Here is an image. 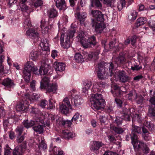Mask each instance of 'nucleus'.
<instances>
[{"label": "nucleus", "mask_w": 155, "mask_h": 155, "mask_svg": "<svg viewBox=\"0 0 155 155\" xmlns=\"http://www.w3.org/2000/svg\"><path fill=\"white\" fill-rule=\"evenodd\" d=\"M48 65L44 64L42 65L39 70L35 66L33 63L30 61H28L25 65L23 70V77L24 80L27 82H29L30 80L31 71L37 75H44L48 72Z\"/></svg>", "instance_id": "1"}, {"label": "nucleus", "mask_w": 155, "mask_h": 155, "mask_svg": "<svg viewBox=\"0 0 155 155\" xmlns=\"http://www.w3.org/2000/svg\"><path fill=\"white\" fill-rule=\"evenodd\" d=\"M83 87L82 91L84 93H86L90 88L92 85L91 82L90 81H86L83 83Z\"/></svg>", "instance_id": "26"}, {"label": "nucleus", "mask_w": 155, "mask_h": 155, "mask_svg": "<svg viewBox=\"0 0 155 155\" xmlns=\"http://www.w3.org/2000/svg\"><path fill=\"white\" fill-rule=\"evenodd\" d=\"M137 13L135 11H133L130 15L128 16V18L131 21L135 20L137 16Z\"/></svg>", "instance_id": "41"}, {"label": "nucleus", "mask_w": 155, "mask_h": 155, "mask_svg": "<svg viewBox=\"0 0 155 155\" xmlns=\"http://www.w3.org/2000/svg\"><path fill=\"white\" fill-rule=\"evenodd\" d=\"M147 18L144 17H140L137 20V27H138L144 24L147 21Z\"/></svg>", "instance_id": "33"}, {"label": "nucleus", "mask_w": 155, "mask_h": 155, "mask_svg": "<svg viewBox=\"0 0 155 155\" xmlns=\"http://www.w3.org/2000/svg\"><path fill=\"white\" fill-rule=\"evenodd\" d=\"M2 84L4 86L6 89L13 88L15 85L14 81L8 78L4 79L2 81Z\"/></svg>", "instance_id": "11"}, {"label": "nucleus", "mask_w": 155, "mask_h": 155, "mask_svg": "<svg viewBox=\"0 0 155 155\" xmlns=\"http://www.w3.org/2000/svg\"><path fill=\"white\" fill-rule=\"evenodd\" d=\"M44 121L41 122V121L39 124H38V125L35 126L33 127L34 130L36 132H38L40 134L43 133L44 131L43 126V125L40 124H43Z\"/></svg>", "instance_id": "25"}, {"label": "nucleus", "mask_w": 155, "mask_h": 155, "mask_svg": "<svg viewBox=\"0 0 155 155\" xmlns=\"http://www.w3.org/2000/svg\"><path fill=\"white\" fill-rule=\"evenodd\" d=\"M61 136L64 139L69 140L74 137L75 134L69 132L67 130H64L62 131Z\"/></svg>", "instance_id": "21"}, {"label": "nucleus", "mask_w": 155, "mask_h": 155, "mask_svg": "<svg viewBox=\"0 0 155 155\" xmlns=\"http://www.w3.org/2000/svg\"><path fill=\"white\" fill-rule=\"evenodd\" d=\"M126 140L127 141H128L130 139H131L132 142L133 140H134L136 138H137V136L135 134H127L126 136Z\"/></svg>", "instance_id": "42"}, {"label": "nucleus", "mask_w": 155, "mask_h": 155, "mask_svg": "<svg viewBox=\"0 0 155 155\" xmlns=\"http://www.w3.org/2000/svg\"><path fill=\"white\" fill-rule=\"evenodd\" d=\"M69 109H71L72 106L69 99L66 97L64 99L61 104H60V109L61 113L66 114L69 112Z\"/></svg>", "instance_id": "5"}, {"label": "nucleus", "mask_w": 155, "mask_h": 155, "mask_svg": "<svg viewBox=\"0 0 155 155\" xmlns=\"http://www.w3.org/2000/svg\"><path fill=\"white\" fill-rule=\"evenodd\" d=\"M102 146V144L101 142L94 141L91 145V149L92 150H98Z\"/></svg>", "instance_id": "23"}, {"label": "nucleus", "mask_w": 155, "mask_h": 155, "mask_svg": "<svg viewBox=\"0 0 155 155\" xmlns=\"http://www.w3.org/2000/svg\"><path fill=\"white\" fill-rule=\"evenodd\" d=\"M74 59L77 62H82L84 61L83 56L79 53H77L74 57Z\"/></svg>", "instance_id": "37"}, {"label": "nucleus", "mask_w": 155, "mask_h": 155, "mask_svg": "<svg viewBox=\"0 0 155 155\" xmlns=\"http://www.w3.org/2000/svg\"><path fill=\"white\" fill-rule=\"evenodd\" d=\"M45 88L46 89L47 93L54 94L56 93L58 86L56 83H53L52 84H49Z\"/></svg>", "instance_id": "15"}, {"label": "nucleus", "mask_w": 155, "mask_h": 155, "mask_svg": "<svg viewBox=\"0 0 155 155\" xmlns=\"http://www.w3.org/2000/svg\"><path fill=\"white\" fill-rule=\"evenodd\" d=\"M148 115L150 116H155V108H150L149 110Z\"/></svg>", "instance_id": "56"}, {"label": "nucleus", "mask_w": 155, "mask_h": 155, "mask_svg": "<svg viewBox=\"0 0 155 155\" xmlns=\"http://www.w3.org/2000/svg\"><path fill=\"white\" fill-rule=\"evenodd\" d=\"M104 62H101L98 64V69L97 71V76L98 78L101 80L106 79L107 75V73L105 69Z\"/></svg>", "instance_id": "4"}, {"label": "nucleus", "mask_w": 155, "mask_h": 155, "mask_svg": "<svg viewBox=\"0 0 155 155\" xmlns=\"http://www.w3.org/2000/svg\"><path fill=\"white\" fill-rule=\"evenodd\" d=\"M99 87L101 88H103L105 87L106 86V84L105 82L102 81L98 82L97 84Z\"/></svg>", "instance_id": "63"}, {"label": "nucleus", "mask_w": 155, "mask_h": 155, "mask_svg": "<svg viewBox=\"0 0 155 155\" xmlns=\"http://www.w3.org/2000/svg\"><path fill=\"white\" fill-rule=\"evenodd\" d=\"M39 53L37 50H33L30 53L29 55V58L33 61L36 60L39 56Z\"/></svg>", "instance_id": "24"}, {"label": "nucleus", "mask_w": 155, "mask_h": 155, "mask_svg": "<svg viewBox=\"0 0 155 155\" xmlns=\"http://www.w3.org/2000/svg\"><path fill=\"white\" fill-rule=\"evenodd\" d=\"M103 2L104 4L108 7H113L114 6V4L112 0H101Z\"/></svg>", "instance_id": "40"}, {"label": "nucleus", "mask_w": 155, "mask_h": 155, "mask_svg": "<svg viewBox=\"0 0 155 155\" xmlns=\"http://www.w3.org/2000/svg\"><path fill=\"white\" fill-rule=\"evenodd\" d=\"M125 5V0H121L120 3L118 4L117 6V8H118L119 11L121 10L122 8L124 7Z\"/></svg>", "instance_id": "47"}, {"label": "nucleus", "mask_w": 155, "mask_h": 155, "mask_svg": "<svg viewBox=\"0 0 155 155\" xmlns=\"http://www.w3.org/2000/svg\"><path fill=\"white\" fill-rule=\"evenodd\" d=\"M74 99V105L76 107H79L82 103V100L81 97L77 95L73 96Z\"/></svg>", "instance_id": "20"}, {"label": "nucleus", "mask_w": 155, "mask_h": 155, "mask_svg": "<svg viewBox=\"0 0 155 155\" xmlns=\"http://www.w3.org/2000/svg\"><path fill=\"white\" fill-rule=\"evenodd\" d=\"M82 120V117L81 115H80L78 113H76L72 117V121H75L76 123L77 122H81Z\"/></svg>", "instance_id": "32"}, {"label": "nucleus", "mask_w": 155, "mask_h": 155, "mask_svg": "<svg viewBox=\"0 0 155 155\" xmlns=\"http://www.w3.org/2000/svg\"><path fill=\"white\" fill-rule=\"evenodd\" d=\"M48 101L45 100H42L40 103V105L42 108H46L47 106Z\"/></svg>", "instance_id": "51"}, {"label": "nucleus", "mask_w": 155, "mask_h": 155, "mask_svg": "<svg viewBox=\"0 0 155 155\" xmlns=\"http://www.w3.org/2000/svg\"><path fill=\"white\" fill-rule=\"evenodd\" d=\"M44 21H41V28L42 30V33L44 34H46L48 33V30H49V28L48 26H46L45 28H44Z\"/></svg>", "instance_id": "43"}, {"label": "nucleus", "mask_w": 155, "mask_h": 155, "mask_svg": "<svg viewBox=\"0 0 155 155\" xmlns=\"http://www.w3.org/2000/svg\"><path fill=\"white\" fill-rule=\"evenodd\" d=\"M78 19L81 24H84L87 17V14L85 12H78L76 13Z\"/></svg>", "instance_id": "18"}, {"label": "nucleus", "mask_w": 155, "mask_h": 155, "mask_svg": "<svg viewBox=\"0 0 155 155\" xmlns=\"http://www.w3.org/2000/svg\"><path fill=\"white\" fill-rule=\"evenodd\" d=\"M82 42L83 47L86 48L93 47L97 44L96 38L94 36L86 38L85 41H82Z\"/></svg>", "instance_id": "6"}, {"label": "nucleus", "mask_w": 155, "mask_h": 155, "mask_svg": "<svg viewBox=\"0 0 155 155\" xmlns=\"http://www.w3.org/2000/svg\"><path fill=\"white\" fill-rule=\"evenodd\" d=\"M50 82L49 78L47 77H44L42 78L40 82L41 88L44 89L49 84Z\"/></svg>", "instance_id": "19"}, {"label": "nucleus", "mask_w": 155, "mask_h": 155, "mask_svg": "<svg viewBox=\"0 0 155 155\" xmlns=\"http://www.w3.org/2000/svg\"><path fill=\"white\" fill-rule=\"evenodd\" d=\"M24 23L25 24V25H26L28 27H31V22L30 18H27L25 19L24 21Z\"/></svg>", "instance_id": "61"}, {"label": "nucleus", "mask_w": 155, "mask_h": 155, "mask_svg": "<svg viewBox=\"0 0 155 155\" xmlns=\"http://www.w3.org/2000/svg\"><path fill=\"white\" fill-rule=\"evenodd\" d=\"M41 121V122H43V120H41V119L36 117H34L32 120L28 121L27 120L24 121L23 123L24 127L27 128H28L33 126L35 125H37V124H39V122Z\"/></svg>", "instance_id": "8"}, {"label": "nucleus", "mask_w": 155, "mask_h": 155, "mask_svg": "<svg viewBox=\"0 0 155 155\" xmlns=\"http://www.w3.org/2000/svg\"><path fill=\"white\" fill-rule=\"evenodd\" d=\"M34 3V6L36 7L40 6L43 4L41 0H31Z\"/></svg>", "instance_id": "46"}, {"label": "nucleus", "mask_w": 155, "mask_h": 155, "mask_svg": "<svg viewBox=\"0 0 155 155\" xmlns=\"http://www.w3.org/2000/svg\"><path fill=\"white\" fill-rule=\"evenodd\" d=\"M48 15L50 18H54L58 16V12L54 9H50L48 11Z\"/></svg>", "instance_id": "31"}, {"label": "nucleus", "mask_w": 155, "mask_h": 155, "mask_svg": "<svg viewBox=\"0 0 155 155\" xmlns=\"http://www.w3.org/2000/svg\"><path fill=\"white\" fill-rule=\"evenodd\" d=\"M118 77L120 81L123 82L129 81L130 80V78L126 74L124 71H120L119 72Z\"/></svg>", "instance_id": "14"}, {"label": "nucleus", "mask_w": 155, "mask_h": 155, "mask_svg": "<svg viewBox=\"0 0 155 155\" xmlns=\"http://www.w3.org/2000/svg\"><path fill=\"white\" fill-rule=\"evenodd\" d=\"M23 152L21 147H17L13 151V155H22Z\"/></svg>", "instance_id": "35"}, {"label": "nucleus", "mask_w": 155, "mask_h": 155, "mask_svg": "<svg viewBox=\"0 0 155 155\" xmlns=\"http://www.w3.org/2000/svg\"><path fill=\"white\" fill-rule=\"evenodd\" d=\"M141 132V128L139 127L135 126L134 125H133L132 128V134H135L137 135V134L140 133Z\"/></svg>", "instance_id": "34"}, {"label": "nucleus", "mask_w": 155, "mask_h": 155, "mask_svg": "<svg viewBox=\"0 0 155 155\" xmlns=\"http://www.w3.org/2000/svg\"><path fill=\"white\" fill-rule=\"evenodd\" d=\"M142 68V67L141 66H139L137 64L135 65V64L134 65V66H132L131 67V69L133 71H138L141 69Z\"/></svg>", "instance_id": "58"}, {"label": "nucleus", "mask_w": 155, "mask_h": 155, "mask_svg": "<svg viewBox=\"0 0 155 155\" xmlns=\"http://www.w3.org/2000/svg\"><path fill=\"white\" fill-rule=\"evenodd\" d=\"M144 124L150 130H152L154 129V125L151 122L146 121L145 122Z\"/></svg>", "instance_id": "39"}, {"label": "nucleus", "mask_w": 155, "mask_h": 155, "mask_svg": "<svg viewBox=\"0 0 155 155\" xmlns=\"http://www.w3.org/2000/svg\"><path fill=\"white\" fill-rule=\"evenodd\" d=\"M99 52L98 51L91 52L89 53H85L84 54V58L89 60H96L98 58Z\"/></svg>", "instance_id": "13"}, {"label": "nucleus", "mask_w": 155, "mask_h": 155, "mask_svg": "<svg viewBox=\"0 0 155 155\" xmlns=\"http://www.w3.org/2000/svg\"><path fill=\"white\" fill-rule=\"evenodd\" d=\"M56 5L57 8L61 10H65L66 6L64 0H57Z\"/></svg>", "instance_id": "22"}, {"label": "nucleus", "mask_w": 155, "mask_h": 155, "mask_svg": "<svg viewBox=\"0 0 155 155\" xmlns=\"http://www.w3.org/2000/svg\"><path fill=\"white\" fill-rule=\"evenodd\" d=\"M27 100L28 101L32 102L33 101L36 100L39 97V95L36 93H33L31 95L27 94L26 96Z\"/></svg>", "instance_id": "30"}, {"label": "nucleus", "mask_w": 155, "mask_h": 155, "mask_svg": "<svg viewBox=\"0 0 155 155\" xmlns=\"http://www.w3.org/2000/svg\"><path fill=\"white\" fill-rule=\"evenodd\" d=\"M84 32L82 31H79L78 33V35L77 38H78L79 41H80L82 45V41H85L86 38L84 37Z\"/></svg>", "instance_id": "36"}, {"label": "nucleus", "mask_w": 155, "mask_h": 155, "mask_svg": "<svg viewBox=\"0 0 155 155\" xmlns=\"http://www.w3.org/2000/svg\"><path fill=\"white\" fill-rule=\"evenodd\" d=\"M91 6L92 7L96 6V7L101 8L102 5L99 0H91Z\"/></svg>", "instance_id": "38"}, {"label": "nucleus", "mask_w": 155, "mask_h": 155, "mask_svg": "<svg viewBox=\"0 0 155 155\" xmlns=\"http://www.w3.org/2000/svg\"><path fill=\"white\" fill-rule=\"evenodd\" d=\"M150 133L143 134V136L144 139L146 141L149 140L151 139V137L150 136Z\"/></svg>", "instance_id": "62"}, {"label": "nucleus", "mask_w": 155, "mask_h": 155, "mask_svg": "<svg viewBox=\"0 0 155 155\" xmlns=\"http://www.w3.org/2000/svg\"><path fill=\"white\" fill-rule=\"evenodd\" d=\"M110 129L113 131L115 133L118 134H120L124 131V130L120 127H118L114 126L112 124L110 125Z\"/></svg>", "instance_id": "28"}, {"label": "nucleus", "mask_w": 155, "mask_h": 155, "mask_svg": "<svg viewBox=\"0 0 155 155\" xmlns=\"http://www.w3.org/2000/svg\"><path fill=\"white\" fill-rule=\"evenodd\" d=\"M109 76H112L114 73V66L113 63H111L109 67Z\"/></svg>", "instance_id": "48"}, {"label": "nucleus", "mask_w": 155, "mask_h": 155, "mask_svg": "<svg viewBox=\"0 0 155 155\" xmlns=\"http://www.w3.org/2000/svg\"><path fill=\"white\" fill-rule=\"evenodd\" d=\"M141 150H142L144 153H147L149 152V149L147 145L143 143V146L142 147Z\"/></svg>", "instance_id": "52"}, {"label": "nucleus", "mask_w": 155, "mask_h": 155, "mask_svg": "<svg viewBox=\"0 0 155 155\" xmlns=\"http://www.w3.org/2000/svg\"><path fill=\"white\" fill-rule=\"evenodd\" d=\"M23 127H18L15 130L16 133L19 135L20 136L21 134L23 131Z\"/></svg>", "instance_id": "54"}, {"label": "nucleus", "mask_w": 155, "mask_h": 155, "mask_svg": "<svg viewBox=\"0 0 155 155\" xmlns=\"http://www.w3.org/2000/svg\"><path fill=\"white\" fill-rule=\"evenodd\" d=\"M90 101L92 107L96 110L101 109L103 108L104 101L102 95L100 94H96L92 95Z\"/></svg>", "instance_id": "2"}, {"label": "nucleus", "mask_w": 155, "mask_h": 155, "mask_svg": "<svg viewBox=\"0 0 155 155\" xmlns=\"http://www.w3.org/2000/svg\"><path fill=\"white\" fill-rule=\"evenodd\" d=\"M132 143L135 150H141L144 143L138 141L137 138H135L134 140H133Z\"/></svg>", "instance_id": "16"}, {"label": "nucleus", "mask_w": 155, "mask_h": 155, "mask_svg": "<svg viewBox=\"0 0 155 155\" xmlns=\"http://www.w3.org/2000/svg\"><path fill=\"white\" fill-rule=\"evenodd\" d=\"M29 103V102L27 100L25 99L22 100L17 105V110L18 111L22 110L25 112H27L28 110V105Z\"/></svg>", "instance_id": "7"}, {"label": "nucleus", "mask_w": 155, "mask_h": 155, "mask_svg": "<svg viewBox=\"0 0 155 155\" xmlns=\"http://www.w3.org/2000/svg\"><path fill=\"white\" fill-rule=\"evenodd\" d=\"M56 122L59 125H62L63 123L62 122H63L64 120H63L62 118L61 117H56Z\"/></svg>", "instance_id": "60"}, {"label": "nucleus", "mask_w": 155, "mask_h": 155, "mask_svg": "<svg viewBox=\"0 0 155 155\" xmlns=\"http://www.w3.org/2000/svg\"><path fill=\"white\" fill-rule=\"evenodd\" d=\"M48 41L45 39L42 41L40 45L43 50L47 51L49 50V44Z\"/></svg>", "instance_id": "29"}, {"label": "nucleus", "mask_w": 155, "mask_h": 155, "mask_svg": "<svg viewBox=\"0 0 155 155\" xmlns=\"http://www.w3.org/2000/svg\"><path fill=\"white\" fill-rule=\"evenodd\" d=\"M49 101V105L48 107H47L48 109H52L55 108V106L52 101V100L50 99Z\"/></svg>", "instance_id": "57"}, {"label": "nucleus", "mask_w": 155, "mask_h": 155, "mask_svg": "<svg viewBox=\"0 0 155 155\" xmlns=\"http://www.w3.org/2000/svg\"><path fill=\"white\" fill-rule=\"evenodd\" d=\"M92 26L94 27L95 30L98 33H101L106 27L105 25L101 22H97L94 20L92 21Z\"/></svg>", "instance_id": "9"}, {"label": "nucleus", "mask_w": 155, "mask_h": 155, "mask_svg": "<svg viewBox=\"0 0 155 155\" xmlns=\"http://www.w3.org/2000/svg\"><path fill=\"white\" fill-rule=\"evenodd\" d=\"M123 119H124L125 120L130 121V116L127 114L124 113L122 115Z\"/></svg>", "instance_id": "55"}, {"label": "nucleus", "mask_w": 155, "mask_h": 155, "mask_svg": "<svg viewBox=\"0 0 155 155\" xmlns=\"http://www.w3.org/2000/svg\"><path fill=\"white\" fill-rule=\"evenodd\" d=\"M75 31H70L67 33L66 36H65V42H64V35L61 34L60 38V42L61 45L64 48H68L71 45V42L70 39L72 38L74 36Z\"/></svg>", "instance_id": "3"}, {"label": "nucleus", "mask_w": 155, "mask_h": 155, "mask_svg": "<svg viewBox=\"0 0 155 155\" xmlns=\"http://www.w3.org/2000/svg\"><path fill=\"white\" fill-rule=\"evenodd\" d=\"M53 66L56 71L61 72L65 70V64L62 62H55Z\"/></svg>", "instance_id": "17"}, {"label": "nucleus", "mask_w": 155, "mask_h": 155, "mask_svg": "<svg viewBox=\"0 0 155 155\" xmlns=\"http://www.w3.org/2000/svg\"><path fill=\"white\" fill-rule=\"evenodd\" d=\"M6 147L4 152V155H11V149L8 145H6Z\"/></svg>", "instance_id": "53"}, {"label": "nucleus", "mask_w": 155, "mask_h": 155, "mask_svg": "<svg viewBox=\"0 0 155 155\" xmlns=\"http://www.w3.org/2000/svg\"><path fill=\"white\" fill-rule=\"evenodd\" d=\"M115 101L118 107H120L122 106V102L120 99L116 98Z\"/></svg>", "instance_id": "64"}, {"label": "nucleus", "mask_w": 155, "mask_h": 155, "mask_svg": "<svg viewBox=\"0 0 155 155\" xmlns=\"http://www.w3.org/2000/svg\"><path fill=\"white\" fill-rule=\"evenodd\" d=\"M116 40L115 39H114L113 41H110L109 44L110 48L111 49L114 48H117V45H116Z\"/></svg>", "instance_id": "49"}, {"label": "nucleus", "mask_w": 155, "mask_h": 155, "mask_svg": "<svg viewBox=\"0 0 155 155\" xmlns=\"http://www.w3.org/2000/svg\"><path fill=\"white\" fill-rule=\"evenodd\" d=\"M26 35L33 39H36V41L39 38V34L38 32L33 28H30L26 32Z\"/></svg>", "instance_id": "12"}, {"label": "nucleus", "mask_w": 155, "mask_h": 155, "mask_svg": "<svg viewBox=\"0 0 155 155\" xmlns=\"http://www.w3.org/2000/svg\"><path fill=\"white\" fill-rule=\"evenodd\" d=\"M115 121L117 125H120L122 123L123 118L120 117H117Z\"/></svg>", "instance_id": "59"}, {"label": "nucleus", "mask_w": 155, "mask_h": 155, "mask_svg": "<svg viewBox=\"0 0 155 155\" xmlns=\"http://www.w3.org/2000/svg\"><path fill=\"white\" fill-rule=\"evenodd\" d=\"M125 62V59L124 56L122 54H120L119 56L115 60V62L117 63L118 65H120L121 64H123Z\"/></svg>", "instance_id": "27"}, {"label": "nucleus", "mask_w": 155, "mask_h": 155, "mask_svg": "<svg viewBox=\"0 0 155 155\" xmlns=\"http://www.w3.org/2000/svg\"><path fill=\"white\" fill-rule=\"evenodd\" d=\"M137 96V94L135 91L130 92L129 94H127V97L129 100H130L132 98V97L134 98H136Z\"/></svg>", "instance_id": "45"}, {"label": "nucleus", "mask_w": 155, "mask_h": 155, "mask_svg": "<svg viewBox=\"0 0 155 155\" xmlns=\"http://www.w3.org/2000/svg\"><path fill=\"white\" fill-rule=\"evenodd\" d=\"M40 150H44L46 149L47 147L46 144L45 143L43 140H42L41 142L40 143L38 146Z\"/></svg>", "instance_id": "50"}, {"label": "nucleus", "mask_w": 155, "mask_h": 155, "mask_svg": "<svg viewBox=\"0 0 155 155\" xmlns=\"http://www.w3.org/2000/svg\"><path fill=\"white\" fill-rule=\"evenodd\" d=\"M134 99L136 100V101L138 104H140L143 103V98L141 95L137 94V97L134 98Z\"/></svg>", "instance_id": "44"}, {"label": "nucleus", "mask_w": 155, "mask_h": 155, "mask_svg": "<svg viewBox=\"0 0 155 155\" xmlns=\"http://www.w3.org/2000/svg\"><path fill=\"white\" fill-rule=\"evenodd\" d=\"M91 14L94 19H92V21L94 20L96 21L99 22L103 21H104L103 15L101 12L98 10H92Z\"/></svg>", "instance_id": "10"}]
</instances>
